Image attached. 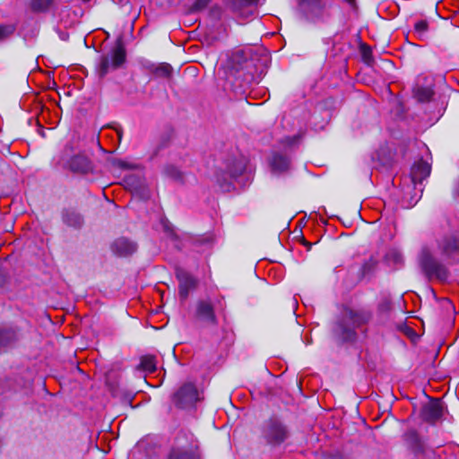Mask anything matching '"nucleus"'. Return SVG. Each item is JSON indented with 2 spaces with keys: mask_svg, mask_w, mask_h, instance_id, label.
<instances>
[{
  "mask_svg": "<svg viewBox=\"0 0 459 459\" xmlns=\"http://www.w3.org/2000/svg\"><path fill=\"white\" fill-rule=\"evenodd\" d=\"M368 317L363 313L345 308L336 323L334 333L342 341H351L355 336V329L368 321Z\"/></svg>",
  "mask_w": 459,
  "mask_h": 459,
  "instance_id": "nucleus-1",
  "label": "nucleus"
},
{
  "mask_svg": "<svg viewBox=\"0 0 459 459\" xmlns=\"http://www.w3.org/2000/svg\"><path fill=\"white\" fill-rule=\"evenodd\" d=\"M126 61V50L121 42H117L110 52L103 56L99 65V73L102 77L110 70L120 67Z\"/></svg>",
  "mask_w": 459,
  "mask_h": 459,
  "instance_id": "nucleus-2",
  "label": "nucleus"
},
{
  "mask_svg": "<svg viewBox=\"0 0 459 459\" xmlns=\"http://www.w3.org/2000/svg\"><path fill=\"white\" fill-rule=\"evenodd\" d=\"M420 263L422 270L429 278H436L441 281L446 280L448 276L446 268L438 263L429 250L424 249L422 251Z\"/></svg>",
  "mask_w": 459,
  "mask_h": 459,
  "instance_id": "nucleus-3",
  "label": "nucleus"
},
{
  "mask_svg": "<svg viewBox=\"0 0 459 459\" xmlns=\"http://www.w3.org/2000/svg\"><path fill=\"white\" fill-rule=\"evenodd\" d=\"M263 436L271 445H279L288 437L285 426L277 419L269 420L264 426Z\"/></svg>",
  "mask_w": 459,
  "mask_h": 459,
  "instance_id": "nucleus-4",
  "label": "nucleus"
},
{
  "mask_svg": "<svg viewBox=\"0 0 459 459\" xmlns=\"http://www.w3.org/2000/svg\"><path fill=\"white\" fill-rule=\"evenodd\" d=\"M437 247L443 256L455 259L459 255V231L443 236L437 241Z\"/></svg>",
  "mask_w": 459,
  "mask_h": 459,
  "instance_id": "nucleus-5",
  "label": "nucleus"
},
{
  "mask_svg": "<svg viewBox=\"0 0 459 459\" xmlns=\"http://www.w3.org/2000/svg\"><path fill=\"white\" fill-rule=\"evenodd\" d=\"M176 403L182 408L191 406L199 400V393L192 383H186L175 394Z\"/></svg>",
  "mask_w": 459,
  "mask_h": 459,
  "instance_id": "nucleus-6",
  "label": "nucleus"
},
{
  "mask_svg": "<svg viewBox=\"0 0 459 459\" xmlns=\"http://www.w3.org/2000/svg\"><path fill=\"white\" fill-rule=\"evenodd\" d=\"M177 279L178 280V293L182 299H186L189 292L193 290L197 285V280L190 273L184 270L177 271Z\"/></svg>",
  "mask_w": 459,
  "mask_h": 459,
  "instance_id": "nucleus-7",
  "label": "nucleus"
},
{
  "mask_svg": "<svg viewBox=\"0 0 459 459\" xmlns=\"http://www.w3.org/2000/svg\"><path fill=\"white\" fill-rule=\"evenodd\" d=\"M430 165L422 160L414 163L411 168V177L414 185L421 183L430 174Z\"/></svg>",
  "mask_w": 459,
  "mask_h": 459,
  "instance_id": "nucleus-8",
  "label": "nucleus"
},
{
  "mask_svg": "<svg viewBox=\"0 0 459 459\" xmlns=\"http://www.w3.org/2000/svg\"><path fill=\"white\" fill-rule=\"evenodd\" d=\"M111 248L116 255L126 256L136 251V245L127 238H120L113 242Z\"/></svg>",
  "mask_w": 459,
  "mask_h": 459,
  "instance_id": "nucleus-9",
  "label": "nucleus"
},
{
  "mask_svg": "<svg viewBox=\"0 0 459 459\" xmlns=\"http://www.w3.org/2000/svg\"><path fill=\"white\" fill-rule=\"evenodd\" d=\"M168 459H195L194 446L186 445L174 446L169 454Z\"/></svg>",
  "mask_w": 459,
  "mask_h": 459,
  "instance_id": "nucleus-10",
  "label": "nucleus"
},
{
  "mask_svg": "<svg viewBox=\"0 0 459 459\" xmlns=\"http://www.w3.org/2000/svg\"><path fill=\"white\" fill-rule=\"evenodd\" d=\"M68 167L74 172L86 173L91 169V162L85 155L80 154L70 160Z\"/></svg>",
  "mask_w": 459,
  "mask_h": 459,
  "instance_id": "nucleus-11",
  "label": "nucleus"
},
{
  "mask_svg": "<svg viewBox=\"0 0 459 459\" xmlns=\"http://www.w3.org/2000/svg\"><path fill=\"white\" fill-rule=\"evenodd\" d=\"M196 314L202 320L215 323L216 317L213 312V307L209 301H199L197 303Z\"/></svg>",
  "mask_w": 459,
  "mask_h": 459,
  "instance_id": "nucleus-12",
  "label": "nucleus"
},
{
  "mask_svg": "<svg viewBox=\"0 0 459 459\" xmlns=\"http://www.w3.org/2000/svg\"><path fill=\"white\" fill-rule=\"evenodd\" d=\"M271 166L274 172H283L289 169L290 160L286 156L275 154L272 158Z\"/></svg>",
  "mask_w": 459,
  "mask_h": 459,
  "instance_id": "nucleus-13",
  "label": "nucleus"
},
{
  "mask_svg": "<svg viewBox=\"0 0 459 459\" xmlns=\"http://www.w3.org/2000/svg\"><path fill=\"white\" fill-rule=\"evenodd\" d=\"M140 368L149 373H152L156 370V361L155 357L151 355H146L142 357Z\"/></svg>",
  "mask_w": 459,
  "mask_h": 459,
  "instance_id": "nucleus-14",
  "label": "nucleus"
},
{
  "mask_svg": "<svg viewBox=\"0 0 459 459\" xmlns=\"http://www.w3.org/2000/svg\"><path fill=\"white\" fill-rule=\"evenodd\" d=\"M63 218L64 221L72 227H80L82 223L81 216L74 212H66Z\"/></svg>",
  "mask_w": 459,
  "mask_h": 459,
  "instance_id": "nucleus-15",
  "label": "nucleus"
},
{
  "mask_svg": "<svg viewBox=\"0 0 459 459\" xmlns=\"http://www.w3.org/2000/svg\"><path fill=\"white\" fill-rule=\"evenodd\" d=\"M15 340V333L9 329H0V348L11 344Z\"/></svg>",
  "mask_w": 459,
  "mask_h": 459,
  "instance_id": "nucleus-16",
  "label": "nucleus"
},
{
  "mask_svg": "<svg viewBox=\"0 0 459 459\" xmlns=\"http://www.w3.org/2000/svg\"><path fill=\"white\" fill-rule=\"evenodd\" d=\"M425 415L428 419L435 420L441 417L442 410L438 403L429 404L425 408Z\"/></svg>",
  "mask_w": 459,
  "mask_h": 459,
  "instance_id": "nucleus-17",
  "label": "nucleus"
},
{
  "mask_svg": "<svg viewBox=\"0 0 459 459\" xmlns=\"http://www.w3.org/2000/svg\"><path fill=\"white\" fill-rule=\"evenodd\" d=\"M432 91L429 88H416L414 95L420 101H428L432 97Z\"/></svg>",
  "mask_w": 459,
  "mask_h": 459,
  "instance_id": "nucleus-18",
  "label": "nucleus"
},
{
  "mask_svg": "<svg viewBox=\"0 0 459 459\" xmlns=\"http://www.w3.org/2000/svg\"><path fill=\"white\" fill-rule=\"evenodd\" d=\"M154 73L158 76L169 77L172 73V67L167 63H162L155 68Z\"/></svg>",
  "mask_w": 459,
  "mask_h": 459,
  "instance_id": "nucleus-19",
  "label": "nucleus"
},
{
  "mask_svg": "<svg viewBox=\"0 0 459 459\" xmlns=\"http://www.w3.org/2000/svg\"><path fill=\"white\" fill-rule=\"evenodd\" d=\"M311 11H323L329 4L325 0H307Z\"/></svg>",
  "mask_w": 459,
  "mask_h": 459,
  "instance_id": "nucleus-20",
  "label": "nucleus"
},
{
  "mask_svg": "<svg viewBox=\"0 0 459 459\" xmlns=\"http://www.w3.org/2000/svg\"><path fill=\"white\" fill-rule=\"evenodd\" d=\"M53 0H32V8L36 11H44L52 4Z\"/></svg>",
  "mask_w": 459,
  "mask_h": 459,
  "instance_id": "nucleus-21",
  "label": "nucleus"
},
{
  "mask_svg": "<svg viewBox=\"0 0 459 459\" xmlns=\"http://www.w3.org/2000/svg\"><path fill=\"white\" fill-rule=\"evenodd\" d=\"M164 171H165V174L171 178H174V179L181 178L180 171L174 166H168Z\"/></svg>",
  "mask_w": 459,
  "mask_h": 459,
  "instance_id": "nucleus-22",
  "label": "nucleus"
},
{
  "mask_svg": "<svg viewBox=\"0 0 459 459\" xmlns=\"http://www.w3.org/2000/svg\"><path fill=\"white\" fill-rule=\"evenodd\" d=\"M429 24L426 21L421 20L415 23L414 29L415 31L420 35L422 36L425 34V32L428 30Z\"/></svg>",
  "mask_w": 459,
  "mask_h": 459,
  "instance_id": "nucleus-23",
  "label": "nucleus"
},
{
  "mask_svg": "<svg viewBox=\"0 0 459 459\" xmlns=\"http://www.w3.org/2000/svg\"><path fill=\"white\" fill-rule=\"evenodd\" d=\"M14 27L13 25H0V40L13 34Z\"/></svg>",
  "mask_w": 459,
  "mask_h": 459,
  "instance_id": "nucleus-24",
  "label": "nucleus"
},
{
  "mask_svg": "<svg viewBox=\"0 0 459 459\" xmlns=\"http://www.w3.org/2000/svg\"><path fill=\"white\" fill-rule=\"evenodd\" d=\"M212 0H196L191 7L192 12H198L204 10Z\"/></svg>",
  "mask_w": 459,
  "mask_h": 459,
  "instance_id": "nucleus-25",
  "label": "nucleus"
},
{
  "mask_svg": "<svg viewBox=\"0 0 459 459\" xmlns=\"http://www.w3.org/2000/svg\"><path fill=\"white\" fill-rule=\"evenodd\" d=\"M258 0H241V2H243L247 7L248 8L247 12V14L245 15L246 17H248V15H252L253 13H254V7H253V4L255 3H256Z\"/></svg>",
  "mask_w": 459,
  "mask_h": 459,
  "instance_id": "nucleus-26",
  "label": "nucleus"
},
{
  "mask_svg": "<svg viewBox=\"0 0 459 459\" xmlns=\"http://www.w3.org/2000/svg\"><path fill=\"white\" fill-rule=\"evenodd\" d=\"M389 256L393 257L394 262L395 264H401L403 262V257L400 253L398 252H392L389 254Z\"/></svg>",
  "mask_w": 459,
  "mask_h": 459,
  "instance_id": "nucleus-27",
  "label": "nucleus"
},
{
  "mask_svg": "<svg viewBox=\"0 0 459 459\" xmlns=\"http://www.w3.org/2000/svg\"><path fill=\"white\" fill-rule=\"evenodd\" d=\"M454 193L455 195H459V180H457L455 184Z\"/></svg>",
  "mask_w": 459,
  "mask_h": 459,
  "instance_id": "nucleus-28",
  "label": "nucleus"
},
{
  "mask_svg": "<svg viewBox=\"0 0 459 459\" xmlns=\"http://www.w3.org/2000/svg\"><path fill=\"white\" fill-rule=\"evenodd\" d=\"M237 177V173L235 172H230V178H236Z\"/></svg>",
  "mask_w": 459,
  "mask_h": 459,
  "instance_id": "nucleus-29",
  "label": "nucleus"
},
{
  "mask_svg": "<svg viewBox=\"0 0 459 459\" xmlns=\"http://www.w3.org/2000/svg\"><path fill=\"white\" fill-rule=\"evenodd\" d=\"M121 167L127 168V167H129V166H128L126 162H122V163H121Z\"/></svg>",
  "mask_w": 459,
  "mask_h": 459,
  "instance_id": "nucleus-30",
  "label": "nucleus"
}]
</instances>
